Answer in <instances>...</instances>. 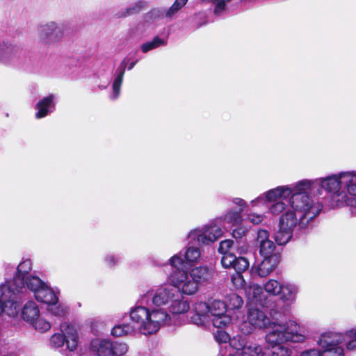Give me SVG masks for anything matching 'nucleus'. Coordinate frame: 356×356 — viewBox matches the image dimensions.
<instances>
[{
    "mask_svg": "<svg viewBox=\"0 0 356 356\" xmlns=\"http://www.w3.org/2000/svg\"><path fill=\"white\" fill-rule=\"evenodd\" d=\"M281 287L282 283L275 280H269L264 286L266 292L274 296H279Z\"/></svg>",
    "mask_w": 356,
    "mask_h": 356,
    "instance_id": "obj_33",
    "label": "nucleus"
},
{
    "mask_svg": "<svg viewBox=\"0 0 356 356\" xmlns=\"http://www.w3.org/2000/svg\"><path fill=\"white\" fill-rule=\"evenodd\" d=\"M169 262L171 266L174 268V270H181L180 268L184 264V260L178 254L172 256L170 259Z\"/></svg>",
    "mask_w": 356,
    "mask_h": 356,
    "instance_id": "obj_47",
    "label": "nucleus"
},
{
    "mask_svg": "<svg viewBox=\"0 0 356 356\" xmlns=\"http://www.w3.org/2000/svg\"><path fill=\"white\" fill-rule=\"evenodd\" d=\"M188 0H175L174 3L167 9L166 15L168 18L172 17L179 10H181Z\"/></svg>",
    "mask_w": 356,
    "mask_h": 356,
    "instance_id": "obj_38",
    "label": "nucleus"
},
{
    "mask_svg": "<svg viewBox=\"0 0 356 356\" xmlns=\"http://www.w3.org/2000/svg\"><path fill=\"white\" fill-rule=\"evenodd\" d=\"M245 293L247 298L255 303L260 302L263 300V288L257 284H250L245 287Z\"/></svg>",
    "mask_w": 356,
    "mask_h": 356,
    "instance_id": "obj_24",
    "label": "nucleus"
},
{
    "mask_svg": "<svg viewBox=\"0 0 356 356\" xmlns=\"http://www.w3.org/2000/svg\"><path fill=\"white\" fill-rule=\"evenodd\" d=\"M223 220L225 223L232 225H237L242 221L241 211H229L224 217Z\"/></svg>",
    "mask_w": 356,
    "mask_h": 356,
    "instance_id": "obj_35",
    "label": "nucleus"
},
{
    "mask_svg": "<svg viewBox=\"0 0 356 356\" xmlns=\"http://www.w3.org/2000/svg\"><path fill=\"white\" fill-rule=\"evenodd\" d=\"M226 307L229 310L240 309L243 304V300L242 298L236 293H232L228 294L225 298Z\"/></svg>",
    "mask_w": 356,
    "mask_h": 356,
    "instance_id": "obj_27",
    "label": "nucleus"
},
{
    "mask_svg": "<svg viewBox=\"0 0 356 356\" xmlns=\"http://www.w3.org/2000/svg\"><path fill=\"white\" fill-rule=\"evenodd\" d=\"M166 44V40L161 39L156 36L152 41H149L141 45V50L143 53H147L150 50H152L161 46H164Z\"/></svg>",
    "mask_w": 356,
    "mask_h": 356,
    "instance_id": "obj_31",
    "label": "nucleus"
},
{
    "mask_svg": "<svg viewBox=\"0 0 356 356\" xmlns=\"http://www.w3.org/2000/svg\"><path fill=\"white\" fill-rule=\"evenodd\" d=\"M269 240V233L268 231L265 229H259L257 232V235L256 238V243L257 245H260L264 242Z\"/></svg>",
    "mask_w": 356,
    "mask_h": 356,
    "instance_id": "obj_48",
    "label": "nucleus"
},
{
    "mask_svg": "<svg viewBox=\"0 0 356 356\" xmlns=\"http://www.w3.org/2000/svg\"><path fill=\"white\" fill-rule=\"evenodd\" d=\"M293 211H286L280 220L279 225L282 227V229L286 228L288 230L293 231V227L298 223L300 227H305L309 225H303L300 222V216L298 212L292 208Z\"/></svg>",
    "mask_w": 356,
    "mask_h": 356,
    "instance_id": "obj_17",
    "label": "nucleus"
},
{
    "mask_svg": "<svg viewBox=\"0 0 356 356\" xmlns=\"http://www.w3.org/2000/svg\"><path fill=\"white\" fill-rule=\"evenodd\" d=\"M275 268L272 263L271 257H264V260L258 265L256 271L259 276L261 277L268 275Z\"/></svg>",
    "mask_w": 356,
    "mask_h": 356,
    "instance_id": "obj_26",
    "label": "nucleus"
},
{
    "mask_svg": "<svg viewBox=\"0 0 356 356\" xmlns=\"http://www.w3.org/2000/svg\"><path fill=\"white\" fill-rule=\"evenodd\" d=\"M270 322V318L263 311L250 308L246 319L239 323L238 329L243 334L248 335L256 329L261 330L268 327Z\"/></svg>",
    "mask_w": 356,
    "mask_h": 356,
    "instance_id": "obj_10",
    "label": "nucleus"
},
{
    "mask_svg": "<svg viewBox=\"0 0 356 356\" xmlns=\"http://www.w3.org/2000/svg\"><path fill=\"white\" fill-rule=\"evenodd\" d=\"M270 330L265 336L267 345H277L284 342H302L304 335L300 334L299 326L293 321L279 323L270 322Z\"/></svg>",
    "mask_w": 356,
    "mask_h": 356,
    "instance_id": "obj_7",
    "label": "nucleus"
},
{
    "mask_svg": "<svg viewBox=\"0 0 356 356\" xmlns=\"http://www.w3.org/2000/svg\"><path fill=\"white\" fill-rule=\"evenodd\" d=\"M248 232L246 227H240L233 230V236L236 238H241Z\"/></svg>",
    "mask_w": 356,
    "mask_h": 356,
    "instance_id": "obj_52",
    "label": "nucleus"
},
{
    "mask_svg": "<svg viewBox=\"0 0 356 356\" xmlns=\"http://www.w3.org/2000/svg\"><path fill=\"white\" fill-rule=\"evenodd\" d=\"M222 254H223V256L221 259V263H222V265L223 266V267H225V268L232 267L233 268V266H234V264L236 257L231 252L224 253Z\"/></svg>",
    "mask_w": 356,
    "mask_h": 356,
    "instance_id": "obj_43",
    "label": "nucleus"
},
{
    "mask_svg": "<svg viewBox=\"0 0 356 356\" xmlns=\"http://www.w3.org/2000/svg\"><path fill=\"white\" fill-rule=\"evenodd\" d=\"M128 346L124 343H113L112 356H123L128 352Z\"/></svg>",
    "mask_w": 356,
    "mask_h": 356,
    "instance_id": "obj_40",
    "label": "nucleus"
},
{
    "mask_svg": "<svg viewBox=\"0 0 356 356\" xmlns=\"http://www.w3.org/2000/svg\"><path fill=\"white\" fill-rule=\"evenodd\" d=\"M281 288L279 293L280 300L286 306L293 305L296 300L299 286L292 282H284L282 283Z\"/></svg>",
    "mask_w": 356,
    "mask_h": 356,
    "instance_id": "obj_14",
    "label": "nucleus"
},
{
    "mask_svg": "<svg viewBox=\"0 0 356 356\" xmlns=\"http://www.w3.org/2000/svg\"><path fill=\"white\" fill-rule=\"evenodd\" d=\"M232 282L236 289H243L247 286L245 283V280L241 273H236L232 276Z\"/></svg>",
    "mask_w": 356,
    "mask_h": 356,
    "instance_id": "obj_42",
    "label": "nucleus"
},
{
    "mask_svg": "<svg viewBox=\"0 0 356 356\" xmlns=\"http://www.w3.org/2000/svg\"><path fill=\"white\" fill-rule=\"evenodd\" d=\"M296 191L294 188V184L291 186H281L270 189L250 202L252 209L259 206L270 203L269 212L273 215H278L282 213L286 207L284 200L290 197L289 204L292 208V198Z\"/></svg>",
    "mask_w": 356,
    "mask_h": 356,
    "instance_id": "obj_5",
    "label": "nucleus"
},
{
    "mask_svg": "<svg viewBox=\"0 0 356 356\" xmlns=\"http://www.w3.org/2000/svg\"><path fill=\"white\" fill-rule=\"evenodd\" d=\"M30 324L36 331L41 333L49 331L51 327V323L40 315Z\"/></svg>",
    "mask_w": 356,
    "mask_h": 356,
    "instance_id": "obj_29",
    "label": "nucleus"
},
{
    "mask_svg": "<svg viewBox=\"0 0 356 356\" xmlns=\"http://www.w3.org/2000/svg\"><path fill=\"white\" fill-rule=\"evenodd\" d=\"M40 38L45 43H54L63 37L62 29L54 22L43 26L40 31Z\"/></svg>",
    "mask_w": 356,
    "mask_h": 356,
    "instance_id": "obj_13",
    "label": "nucleus"
},
{
    "mask_svg": "<svg viewBox=\"0 0 356 356\" xmlns=\"http://www.w3.org/2000/svg\"><path fill=\"white\" fill-rule=\"evenodd\" d=\"M250 266L248 259L243 257H236L233 268L235 269L236 273H242L248 269Z\"/></svg>",
    "mask_w": 356,
    "mask_h": 356,
    "instance_id": "obj_37",
    "label": "nucleus"
},
{
    "mask_svg": "<svg viewBox=\"0 0 356 356\" xmlns=\"http://www.w3.org/2000/svg\"><path fill=\"white\" fill-rule=\"evenodd\" d=\"M292 236V231L279 225V229L275 234V240L278 245H284L289 242Z\"/></svg>",
    "mask_w": 356,
    "mask_h": 356,
    "instance_id": "obj_30",
    "label": "nucleus"
},
{
    "mask_svg": "<svg viewBox=\"0 0 356 356\" xmlns=\"http://www.w3.org/2000/svg\"><path fill=\"white\" fill-rule=\"evenodd\" d=\"M26 284V291H32L38 301L49 305H54L58 302L56 292L38 277H27Z\"/></svg>",
    "mask_w": 356,
    "mask_h": 356,
    "instance_id": "obj_8",
    "label": "nucleus"
},
{
    "mask_svg": "<svg viewBox=\"0 0 356 356\" xmlns=\"http://www.w3.org/2000/svg\"><path fill=\"white\" fill-rule=\"evenodd\" d=\"M300 356H321V352L316 348H312L302 351Z\"/></svg>",
    "mask_w": 356,
    "mask_h": 356,
    "instance_id": "obj_53",
    "label": "nucleus"
},
{
    "mask_svg": "<svg viewBox=\"0 0 356 356\" xmlns=\"http://www.w3.org/2000/svg\"><path fill=\"white\" fill-rule=\"evenodd\" d=\"M55 96L52 94L42 98L36 104L35 108L38 111L35 113V118L40 119L47 116L49 113L53 112L55 108Z\"/></svg>",
    "mask_w": 356,
    "mask_h": 356,
    "instance_id": "obj_16",
    "label": "nucleus"
},
{
    "mask_svg": "<svg viewBox=\"0 0 356 356\" xmlns=\"http://www.w3.org/2000/svg\"><path fill=\"white\" fill-rule=\"evenodd\" d=\"M343 335V342H346V348L349 350H356V330H350Z\"/></svg>",
    "mask_w": 356,
    "mask_h": 356,
    "instance_id": "obj_34",
    "label": "nucleus"
},
{
    "mask_svg": "<svg viewBox=\"0 0 356 356\" xmlns=\"http://www.w3.org/2000/svg\"><path fill=\"white\" fill-rule=\"evenodd\" d=\"M65 337L61 334H54L50 339V344L53 348H57L63 346Z\"/></svg>",
    "mask_w": 356,
    "mask_h": 356,
    "instance_id": "obj_44",
    "label": "nucleus"
},
{
    "mask_svg": "<svg viewBox=\"0 0 356 356\" xmlns=\"http://www.w3.org/2000/svg\"><path fill=\"white\" fill-rule=\"evenodd\" d=\"M233 203L236 205H238L241 207V211L243 210L245 207H247V204L245 201H244L243 199L241 198H234L233 200Z\"/></svg>",
    "mask_w": 356,
    "mask_h": 356,
    "instance_id": "obj_54",
    "label": "nucleus"
},
{
    "mask_svg": "<svg viewBox=\"0 0 356 356\" xmlns=\"http://www.w3.org/2000/svg\"><path fill=\"white\" fill-rule=\"evenodd\" d=\"M146 6V2L142 0L138 1L135 2L131 6L128 8L124 14H122V16L126 17L127 15H133L135 13H139Z\"/></svg>",
    "mask_w": 356,
    "mask_h": 356,
    "instance_id": "obj_39",
    "label": "nucleus"
},
{
    "mask_svg": "<svg viewBox=\"0 0 356 356\" xmlns=\"http://www.w3.org/2000/svg\"><path fill=\"white\" fill-rule=\"evenodd\" d=\"M259 252L264 257H271L275 246L271 240H268L259 246Z\"/></svg>",
    "mask_w": 356,
    "mask_h": 356,
    "instance_id": "obj_36",
    "label": "nucleus"
},
{
    "mask_svg": "<svg viewBox=\"0 0 356 356\" xmlns=\"http://www.w3.org/2000/svg\"><path fill=\"white\" fill-rule=\"evenodd\" d=\"M222 235V229L215 223L211 222L191 230L188 234V238L190 242L210 245L218 240Z\"/></svg>",
    "mask_w": 356,
    "mask_h": 356,
    "instance_id": "obj_9",
    "label": "nucleus"
},
{
    "mask_svg": "<svg viewBox=\"0 0 356 356\" xmlns=\"http://www.w3.org/2000/svg\"><path fill=\"white\" fill-rule=\"evenodd\" d=\"M136 63V60L131 63L128 67V70H131L135 66Z\"/></svg>",
    "mask_w": 356,
    "mask_h": 356,
    "instance_id": "obj_57",
    "label": "nucleus"
},
{
    "mask_svg": "<svg viewBox=\"0 0 356 356\" xmlns=\"http://www.w3.org/2000/svg\"><path fill=\"white\" fill-rule=\"evenodd\" d=\"M167 10L161 9V8H155L150 11L149 14L151 17L154 19H162L164 17H168Z\"/></svg>",
    "mask_w": 356,
    "mask_h": 356,
    "instance_id": "obj_50",
    "label": "nucleus"
},
{
    "mask_svg": "<svg viewBox=\"0 0 356 356\" xmlns=\"http://www.w3.org/2000/svg\"><path fill=\"white\" fill-rule=\"evenodd\" d=\"M65 341L70 351L75 350L78 346L79 335L77 330L72 325H67L64 331Z\"/></svg>",
    "mask_w": 356,
    "mask_h": 356,
    "instance_id": "obj_23",
    "label": "nucleus"
},
{
    "mask_svg": "<svg viewBox=\"0 0 356 356\" xmlns=\"http://www.w3.org/2000/svg\"><path fill=\"white\" fill-rule=\"evenodd\" d=\"M25 293H18L13 296V297L6 298L0 296V301L2 302L3 306V312L5 308L7 307V314L10 316H16L19 310V305L18 300L21 299L22 296Z\"/></svg>",
    "mask_w": 356,
    "mask_h": 356,
    "instance_id": "obj_18",
    "label": "nucleus"
},
{
    "mask_svg": "<svg viewBox=\"0 0 356 356\" xmlns=\"http://www.w3.org/2000/svg\"><path fill=\"white\" fill-rule=\"evenodd\" d=\"M204 3H209L214 6L213 12L216 15H222L226 10V6L232 0H201Z\"/></svg>",
    "mask_w": 356,
    "mask_h": 356,
    "instance_id": "obj_32",
    "label": "nucleus"
},
{
    "mask_svg": "<svg viewBox=\"0 0 356 356\" xmlns=\"http://www.w3.org/2000/svg\"><path fill=\"white\" fill-rule=\"evenodd\" d=\"M350 174L353 177L351 182L348 185L347 195H356V170L350 171Z\"/></svg>",
    "mask_w": 356,
    "mask_h": 356,
    "instance_id": "obj_45",
    "label": "nucleus"
},
{
    "mask_svg": "<svg viewBox=\"0 0 356 356\" xmlns=\"http://www.w3.org/2000/svg\"><path fill=\"white\" fill-rule=\"evenodd\" d=\"M118 260V258L114 255H108L106 258V261L108 262L109 265L114 264Z\"/></svg>",
    "mask_w": 356,
    "mask_h": 356,
    "instance_id": "obj_55",
    "label": "nucleus"
},
{
    "mask_svg": "<svg viewBox=\"0 0 356 356\" xmlns=\"http://www.w3.org/2000/svg\"><path fill=\"white\" fill-rule=\"evenodd\" d=\"M215 339L219 343H227L229 340V337L225 332L218 331L215 334Z\"/></svg>",
    "mask_w": 356,
    "mask_h": 356,
    "instance_id": "obj_51",
    "label": "nucleus"
},
{
    "mask_svg": "<svg viewBox=\"0 0 356 356\" xmlns=\"http://www.w3.org/2000/svg\"><path fill=\"white\" fill-rule=\"evenodd\" d=\"M341 333L327 332L321 334L317 341L322 348L321 356H343V350L339 345L343 343Z\"/></svg>",
    "mask_w": 356,
    "mask_h": 356,
    "instance_id": "obj_12",
    "label": "nucleus"
},
{
    "mask_svg": "<svg viewBox=\"0 0 356 356\" xmlns=\"http://www.w3.org/2000/svg\"><path fill=\"white\" fill-rule=\"evenodd\" d=\"M140 302L141 305H147L145 307L149 311L161 309L165 312L168 318L163 325L170 321V316L165 308L175 314L186 313L190 308L188 302L183 299L181 294L172 286L166 285L148 291L141 296Z\"/></svg>",
    "mask_w": 356,
    "mask_h": 356,
    "instance_id": "obj_3",
    "label": "nucleus"
},
{
    "mask_svg": "<svg viewBox=\"0 0 356 356\" xmlns=\"http://www.w3.org/2000/svg\"><path fill=\"white\" fill-rule=\"evenodd\" d=\"M233 346L237 350H241V356H259L262 353L263 348L261 345L254 342L245 341L243 339H241L236 342V339L232 341Z\"/></svg>",
    "mask_w": 356,
    "mask_h": 356,
    "instance_id": "obj_15",
    "label": "nucleus"
},
{
    "mask_svg": "<svg viewBox=\"0 0 356 356\" xmlns=\"http://www.w3.org/2000/svg\"><path fill=\"white\" fill-rule=\"evenodd\" d=\"M129 316L134 325L122 324L115 326L111 334L115 337L131 334L136 331L143 334L156 333L168 318V314L163 310L149 311L145 305L131 307Z\"/></svg>",
    "mask_w": 356,
    "mask_h": 356,
    "instance_id": "obj_2",
    "label": "nucleus"
},
{
    "mask_svg": "<svg viewBox=\"0 0 356 356\" xmlns=\"http://www.w3.org/2000/svg\"><path fill=\"white\" fill-rule=\"evenodd\" d=\"M40 314L38 305L35 302L32 300L28 301L24 305L21 312L22 319L29 324L38 317Z\"/></svg>",
    "mask_w": 356,
    "mask_h": 356,
    "instance_id": "obj_21",
    "label": "nucleus"
},
{
    "mask_svg": "<svg viewBox=\"0 0 356 356\" xmlns=\"http://www.w3.org/2000/svg\"><path fill=\"white\" fill-rule=\"evenodd\" d=\"M270 348L265 353V356H291L292 350L288 346L279 343L277 345H268Z\"/></svg>",
    "mask_w": 356,
    "mask_h": 356,
    "instance_id": "obj_25",
    "label": "nucleus"
},
{
    "mask_svg": "<svg viewBox=\"0 0 356 356\" xmlns=\"http://www.w3.org/2000/svg\"><path fill=\"white\" fill-rule=\"evenodd\" d=\"M6 273L15 272V276L11 280H7L5 283L0 285V296L6 298L13 297L15 294L26 293L27 277H33L29 275L31 270V262L29 259L22 261L15 270L14 266L5 265Z\"/></svg>",
    "mask_w": 356,
    "mask_h": 356,
    "instance_id": "obj_6",
    "label": "nucleus"
},
{
    "mask_svg": "<svg viewBox=\"0 0 356 356\" xmlns=\"http://www.w3.org/2000/svg\"><path fill=\"white\" fill-rule=\"evenodd\" d=\"M183 255L187 263H197L200 261V250L197 247L189 246L186 248Z\"/></svg>",
    "mask_w": 356,
    "mask_h": 356,
    "instance_id": "obj_28",
    "label": "nucleus"
},
{
    "mask_svg": "<svg viewBox=\"0 0 356 356\" xmlns=\"http://www.w3.org/2000/svg\"><path fill=\"white\" fill-rule=\"evenodd\" d=\"M247 248L246 247H241L238 249V252L240 254H243L246 252Z\"/></svg>",
    "mask_w": 356,
    "mask_h": 356,
    "instance_id": "obj_56",
    "label": "nucleus"
},
{
    "mask_svg": "<svg viewBox=\"0 0 356 356\" xmlns=\"http://www.w3.org/2000/svg\"><path fill=\"white\" fill-rule=\"evenodd\" d=\"M193 309L195 314L191 317V321L197 325L206 326L211 322L214 327L223 328L230 325L233 320L225 303L220 300H214L209 305L199 302L194 305Z\"/></svg>",
    "mask_w": 356,
    "mask_h": 356,
    "instance_id": "obj_4",
    "label": "nucleus"
},
{
    "mask_svg": "<svg viewBox=\"0 0 356 356\" xmlns=\"http://www.w3.org/2000/svg\"><path fill=\"white\" fill-rule=\"evenodd\" d=\"M189 273L193 281H194L195 284H197V290L199 289V285L210 280L213 275L212 270L206 266L193 268Z\"/></svg>",
    "mask_w": 356,
    "mask_h": 356,
    "instance_id": "obj_19",
    "label": "nucleus"
},
{
    "mask_svg": "<svg viewBox=\"0 0 356 356\" xmlns=\"http://www.w3.org/2000/svg\"><path fill=\"white\" fill-rule=\"evenodd\" d=\"M234 245V241L230 239L224 240L220 243L218 251L221 254L229 253V250Z\"/></svg>",
    "mask_w": 356,
    "mask_h": 356,
    "instance_id": "obj_46",
    "label": "nucleus"
},
{
    "mask_svg": "<svg viewBox=\"0 0 356 356\" xmlns=\"http://www.w3.org/2000/svg\"><path fill=\"white\" fill-rule=\"evenodd\" d=\"M248 220L254 225H258L263 221L264 216L255 212H250L248 215Z\"/></svg>",
    "mask_w": 356,
    "mask_h": 356,
    "instance_id": "obj_49",
    "label": "nucleus"
},
{
    "mask_svg": "<svg viewBox=\"0 0 356 356\" xmlns=\"http://www.w3.org/2000/svg\"><path fill=\"white\" fill-rule=\"evenodd\" d=\"M49 311L55 316L63 317L68 314L69 308L64 305L59 304L51 307Z\"/></svg>",
    "mask_w": 356,
    "mask_h": 356,
    "instance_id": "obj_41",
    "label": "nucleus"
},
{
    "mask_svg": "<svg viewBox=\"0 0 356 356\" xmlns=\"http://www.w3.org/2000/svg\"><path fill=\"white\" fill-rule=\"evenodd\" d=\"M353 177L350 171H344L314 179H305L294 183L296 193L292 198V208L299 214L301 223H309L322 209L321 204L314 201L308 191L316 189V194L319 198L327 197L330 199L332 207L349 204L350 198L347 195V189Z\"/></svg>",
    "mask_w": 356,
    "mask_h": 356,
    "instance_id": "obj_1",
    "label": "nucleus"
},
{
    "mask_svg": "<svg viewBox=\"0 0 356 356\" xmlns=\"http://www.w3.org/2000/svg\"><path fill=\"white\" fill-rule=\"evenodd\" d=\"M168 282L171 286L176 289L179 294L193 295L197 291V284L188 273L184 270H173L168 275Z\"/></svg>",
    "mask_w": 356,
    "mask_h": 356,
    "instance_id": "obj_11",
    "label": "nucleus"
},
{
    "mask_svg": "<svg viewBox=\"0 0 356 356\" xmlns=\"http://www.w3.org/2000/svg\"><path fill=\"white\" fill-rule=\"evenodd\" d=\"M18 48L11 44L0 42V63H10L16 56Z\"/></svg>",
    "mask_w": 356,
    "mask_h": 356,
    "instance_id": "obj_22",
    "label": "nucleus"
},
{
    "mask_svg": "<svg viewBox=\"0 0 356 356\" xmlns=\"http://www.w3.org/2000/svg\"><path fill=\"white\" fill-rule=\"evenodd\" d=\"M127 67V62L123 60L117 68L115 73V79L113 83V93L111 96V99H116L120 93V88L123 81V76Z\"/></svg>",
    "mask_w": 356,
    "mask_h": 356,
    "instance_id": "obj_20",
    "label": "nucleus"
}]
</instances>
